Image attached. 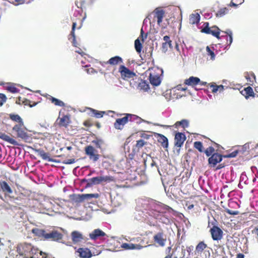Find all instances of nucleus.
<instances>
[{
    "instance_id": "2f4dec72",
    "label": "nucleus",
    "mask_w": 258,
    "mask_h": 258,
    "mask_svg": "<svg viewBox=\"0 0 258 258\" xmlns=\"http://www.w3.org/2000/svg\"><path fill=\"white\" fill-rule=\"evenodd\" d=\"M99 197L98 194H83L84 202H87V203H91V200L95 198L97 199Z\"/></svg>"
},
{
    "instance_id": "09e8293b",
    "label": "nucleus",
    "mask_w": 258,
    "mask_h": 258,
    "mask_svg": "<svg viewBox=\"0 0 258 258\" xmlns=\"http://www.w3.org/2000/svg\"><path fill=\"white\" fill-rule=\"evenodd\" d=\"M147 142H145L143 140H139L137 141V143L136 144V148L138 149V150H140L142 148L144 145L147 144Z\"/></svg>"
},
{
    "instance_id": "ea45409f",
    "label": "nucleus",
    "mask_w": 258,
    "mask_h": 258,
    "mask_svg": "<svg viewBox=\"0 0 258 258\" xmlns=\"http://www.w3.org/2000/svg\"><path fill=\"white\" fill-rule=\"evenodd\" d=\"M228 12V9L227 8H222L220 9L216 13L217 17H222Z\"/></svg>"
},
{
    "instance_id": "a19ab883",
    "label": "nucleus",
    "mask_w": 258,
    "mask_h": 258,
    "mask_svg": "<svg viewBox=\"0 0 258 258\" xmlns=\"http://www.w3.org/2000/svg\"><path fill=\"white\" fill-rule=\"evenodd\" d=\"M210 87L212 88V92L213 93H216L217 91L222 92L224 90V86L221 85H215L211 84Z\"/></svg>"
},
{
    "instance_id": "393cba45",
    "label": "nucleus",
    "mask_w": 258,
    "mask_h": 258,
    "mask_svg": "<svg viewBox=\"0 0 258 258\" xmlns=\"http://www.w3.org/2000/svg\"><path fill=\"white\" fill-rule=\"evenodd\" d=\"M123 62L122 58L119 56H115L110 58L106 62L111 66H114Z\"/></svg>"
},
{
    "instance_id": "0e129e2a",
    "label": "nucleus",
    "mask_w": 258,
    "mask_h": 258,
    "mask_svg": "<svg viewBox=\"0 0 258 258\" xmlns=\"http://www.w3.org/2000/svg\"><path fill=\"white\" fill-rule=\"evenodd\" d=\"M151 137L150 135H147V134H143L141 136V137L144 138V139H149V138Z\"/></svg>"
},
{
    "instance_id": "f257e3e1",
    "label": "nucleus",
    "mask_w": 258,
    "mask_h": 258,
    "mask_svg": "<svg viewBox=\"0 0 258 258\" xmlns=\"http://www.w3.org/2000/svg\"><path fill=\"white\" fill-rule=\"evenodd\" d=\"M17 251L20 255L24 258H36L38 253L41 254L38 249L35 248L30 243H25L18 246Z\"/></svg>"
},
{
    "instance_id": "338daca9",
    "label": "nucleus",
    "mask_w": 258,
    "mask_h": 258,
    "mask_svg": "<svg viewBox=\"0 0 258 258\" xmlns=\"http://www.w3.org/2000/svg\"><path fill=\"white\" fill-rule=\"evenodd\" d=\"M244 256L243 254L238 253V254H237L236 258H244Z\"/></svg>"
},
{
    "instance_id": "412c9836",
    "label": "nucleus",
    "mask_w": 258,
    "mask_h": 258,
    "mask_svg": "<svg viewBox=\"0 0 258 258\" xmlns=\"http://www.w3.org/2000/svg\"><path fill=\"white\" fill-rule=\"evenodd\" d=\"M77 252L79 253V256L82 258H90L92 255L90 250L87 248H79Z\"/></svg>"
},
{
    "instance_id": "a878e982",
    "label": "nucleus",
    "mask_w": 258,
    "mask_h": 258,
    "mask_svg": "<svg viewBox=\"0 0 258 258\" xmlns=\"http://www.w3.org/2000/svg\"><path fill=\"white\" fill-rule=\"evenodd\" d=\"M240 93L246 99L248 98L249 97H254V96L253 89L250 86L245 88L240 91Z\"/></svg>"
},
{
    "instance_id": "5fc2aeb1",
    "label": "nucleus",
    "mask_w": 258,
    "mask_h": 258,
    "mask_svg": "<svg viewBox=\"0 0 258 258\" xmlns=\"http://www.w3.org/2000/svg\"><path fill=\"white\" fill-rule=\"evenodd\" d=\"M251 233L253 237H255L257 240H258V226L255 227L251 231Z\"/></svg>"
},
{
    "instance_id": "c03bdc74",
    "label": "nucleus",
    "mask_w": 258,
    "mask_h": 258,
    "mask_svg": "<svg viewBox=\"0 0 258 258\" xmlns=\"http://www.w3.org/2000/svg\"><path fill=\"white\" fill-rule=\"evenodd\" d=\"M174 126L175 127H178L179 126H181L182 127H187L188 126V121L186 119H182L181 121H177L175 124Z\"/></svg>"
},
{
    "instance_id": "ddd939ff",
    "label": "nucleus",
    "mask_w": 258,
    "mask_h": 258,
    "mask_svg": "<svg viewBox=\"0 0 258 258\" xmlns=\"http://www.w3.org/2000/svg\"><path fill=\"white\" fill-rule=\"evenodd\" d=\"M22 124H16L13 127V131L17 133V136L18 138H20L23 139H26L28 137L27 134L22 128Z\"/></svg>"
},
{
    "instance_id": "2eb2a0df",
    "label": "nucleus",
    "mask_w": 258,
    "mask_h": 258,
    "mask_svg": "<svg viewBox=\"0 0 258 258\" xmlns=\"http://www.w3.org/2000/svg\"><path fill=\"white\" fill-rule=\"evenodd\" d=\"M62 234L57 231H52L45 235V239H51L53 241H58L61 239Z\"/></svg>"
},
{
    "instance_id": "79ce46f5",
    "label": "nucleus",
    "mask_w": 258,
    "mask_h": 258,
    "mask_svg": "<svg viewBox=\"0 0 258 258\" xmlns=\"http://www.w3.org/2000/svg\"><path fill=\"white\" fill-rule=\"evenodd\" d=\"M10 118L13 121L19 122V124H22L23 121L21 117L18 114H10L9 115Z\"/></svg>"
},
{
    "instance_id": "a18cd8bd",
    "label": "nucleus",
    "mask_w": 258,
    "mask_h": 258,
    "mask_svg": "<svg viewBox=\"0 0 258 258\" xmlns=\"http://www.w3.org/2000/svg\"><path fill=\"white\" fill-rule=\"evenodd\" d=\"M194 147L195 148L197 149L200 153L204 152V148L203 144L201 142L196 141L194 143Z\"/></svg>"
},
{
    "instance_id": "49530a36",
    "label": "nucleus",
    "mask_w": 258,
    "mask_h": 258,
    "mask_svg": "<svg viewBox=\"0 0 258 258\" xmlns=\"http://www.w3.org/2000/svg\"><path fill=\"white\" fill-rule=\"evenodd\" d=\"M6 90L12 93H17L20 91V90L16 88L14 85H10L7 86Z\"/></svg>"
},
{
    "instance_id": "7ed1b4c3",
    "label": "nucleus",
    "mask_w": 258,
    "mask_h": 258,
    "mask_svg": "<svg viewBox=\"0 0 258 258\" xmlns=\"http://www.w3.org/2000/svg\"><path fill=\"white\" fill-rule=\"evenodd\" d=\"M110 180V177L108 176H97L92 177L89 179H84L83 182H86V187H90L94 185L99 184L103 181H107Z\"/></svg>"
},
{
    "instance_id": "e2e57ef3",
    "label": "nucleus",
    "mask_w": 258,
    "mask_h": 258,
    "mask_svg": "<svg viewBox=\"0 0 258 258\" xmlns=\"http://www.w3.org/2000/svg\"><path fill=\"white\" fill-rule=\"evenodd\" d=\"M22 100L23 99L21 97H19L18 98H17L16 101V103L19 105L22 104Z\"/></svg>"
},
{
    "instance_id": "4d7b16f0",
    "label": "nucleus",
    "mask_w": 258,
    "mask_h": 258,
    "mask_svg": "<svg viewBox=\"0 0 258 258\" xmlns=\"http://www.w3.org/2000/svg\"><path fill=\"white\" fill-rule=\"evenodd\" d=\"M86 71L89 74H93L95 73H97V72L95 71V70L92 68L86 69Z\"/></svg>"
},
{
    "instance_id": "7c9ffc66",
    "label": "nucleus",
    "mask_w": 258,
    "mask_h": 258,
    "mask_svg": "<svg viewBox=\"0 0 258 258\" xmlns=\"http://www.w3.org/2000/svg\"><path fill=\"white\" fill-rule=\"evenodd\" d=\"M31 231L32 233H33L35 235L39 237H43L45 239V235L46 234V233L44 230L37 228H34L32 229Z\"/></svg>"
},
{
    "instance_id": "4be33fe9",
    "label": "nucleus",
    "mask_w": 258,
    "mask_h": 258,
    "mask_svg": "<svg viewBox=\"0 0 258 258\" xmlns=\"http://www.w3.org/2000/svg\"><path fill=\"white\" fill-rule=\"evenodd\" d=\"M201 82L200 79L196 77H190L188 79L185 80L184 83L188 86H195Z\"/></svg>"
},
{
    "instance_id": "f8f14e48",
    "label": "nucleus",
    "mask_w": 258,
    "mask_h": 258,
    "mask_svg": "<svg viewBox=\"0 0 258 258\" xmlns=\"http://www.w3.org/2000/svg\"><path fill=\"white\" fill-rule=\"evenodd\" d=\"M223 156L219 153H215L212 155L208 159V163L212 167H215L217 163L222 160Z\"/></svg>"
},
{
    "instance_id": "dca6fc26",
    "label": "nucleus",
    "mask_w": 258,
    "mask_h": 258,
    "mask_svg": "<svg viewBox=\"0 0 258 258\" xmlns=\"http://www.w3.org/2000/svg\"><path fill=\"white\" fill-rule=\"evenodd\" d=\"M152 63L153 64V67L149 69L148 71H150L149 75L161 77L163 75V70L162 69L154 65V59L152 60Z\"/></svg>"
},
{
    "instance_id": "c756f323",
    "label": "nucleus",
    "mask_w": 258,
    "mask_h": 258,
    "mask_svg": "<svg viewBox=\"0 0 258 258\" xmlns=\"http://www.w3.org/2000/svg\"><path fill=\"white\" fill-rule=\"evenodd\" d=\"M72 238L74 243H78L82 241L83 239V235L78 231H73L72 234Z\"/></svg>"
},
{
    "instance_id": "9b49d317",
    "label": "nucleus",
    "mask_w": 258,
    "mask_h": 258,
    "mask_svg": "<svg viewBox=\"0 0 258 258\" xmlns=\"http://www.w3.org/2000/svg\"><path fill=\"white\" fill-rule=\"evenodd\" d=\"M124 117L116 119L115 122L114 123V127L118 130H122L123 128L124 125L128 122V116L126 113L124 114Z\"/></svg>"
},
{
    "instance_id": "680f3d73",
    "label": "nucleus",
    "mask_w": 258,
    "mask_h": 258,
    "mask_svg": "<svg viewBox=\"0 0 258 258\" xmlns=\"http://www.w3.org/2000/svg\"><path fill=\"white\" fill-rule=\"evenodd\" d=\"M203 137H204V138H206V139H207V140H208V145H211V144H214L216 145V146H219V145H218V144H217V143H216L214 142L213 141H212V140H211L210 139L207 138V137H206L205 136H203Z\"/></svg>"
},
{
    "instance_id": "6e6552de",
    "label": "nucleus",
    "mask_w": 258,
    "mask_h": 258,
    "mask_svg": "<svg viewBox=\"0 0 258 258\" xmlns=\"http://www.w3.org/2000/svg\"><path fill=\"white\" fill-rule=\"evenodd\" d=\"M119 72L120 73L121 76L123 79L125 78H131L136 76V74L134 72L130 71L128 68L123 65L120 66Z\"/></svg>"
},
{
    "instance_id": "1a4fd4ad",
    "label": "nucleus",
    "mask_w": 258,
    "mask_h": 258,
    "mask_svg": "<svg viewBox=\"0 0 258 258\" xmlns=\"http://www.w3.org/2000/svg\"><path fill=\"white\" fill-rule=\"evenodd\" d=\"M56 121L60 127L67 128L71 122L70 115H63L61 117L59 116Z\"/></svg>"
},
{
    "instance_id": "f704fd0d",
    "label": "nucleus",
    "mask_w": 258,
    "mask_h": 258,
    "mask_svg": "<svg viewBox=\"0 0 258 258\" xmlns=\"http://www.w3.org/2000/svg\"><path fill=\"white\" fill-rule=\"evenodd\" d=\"M128 116V121L135 122L137 123H140L142 122V119L139 116L130 113H126Z\"/></svg>"
},
{
    "instance_id": "20e7f679",
    "label": "nucleus",
    "mask_w": 258,
    "mask_h": 258,
    "mask_svg": "<svg viewBox=\"0 0 258 258\" xmlns=\"http://www.w3.org/2000/svg\"><path fill=\"white\" fill-rule=\"evenodd\" d=\"M156 244L161 247H164L167 242V235L164 231L161 229L159 232L156 233L153 237Z\"/></svg>"
},
{
    "instance_id": "3c124183",
    "label": "nucleus",
    "mask_w": 258,
    "mask_h": 258,
    "mask_svg": "<svg viewBox=\"0 0 258 258\" xmlns=\"http://www.w3.org/2000/svg\"><path fill=\"white\" fill-rule=\"evenodd\" d=\"M206 50L207 51L208 54L211 56V59H215V53L213 50H212L209 46H207Z\"/></svg>"
},
{
    "instance_id": "5701e85b",
    "label": "nucleus",
    "mask_w": 258,
    "mask_h": 258,
    "mask_svg": "<svg viewBox=\"0 0 258 258\" xmlns=\"http://www.w3.org/2000/svg\"><path fill=\"white\" fill-rule=\"evenodd\" d=\"M76 25H77V24L76 22L73 23L72 31L71 32L70 34L69 35V38H68L69 40H71V39H72V44L75 47L78 46V43L76 41V35H75V33Z\"/></svg>"
},
{
    "instance_id": "f3484780",
    "label": "nucleus",
    "mask_w": 258,
    "mask_h": 258,
    "mask_svg": "<svg viewBox=\"0 0 258 258\" xmlns=\"http://www.w3.org/2000/svg\"><path fill=\"white\" fill-rule=\"evenodd\" d=\"M163 40L165 41L162 44L161 50L164 53L167 51L168 47L172 49V41L170 39L169 36L166 35L163 37Z\"/></svg>"
},
{
    "instance_id": "e433bc0d",
    "label": "nucleus",
    "mask_w": 258,
    "mask_h": 258,
    "mask_svg": "<svg viewBox=\"0 0 258 258\" xmlns=\"http://www.w3.org/2000/svg\"><path fill=\"white\" fill-rule=\"evenodd\" d=\"M48 99L51 101V102L54 104L56 106L63 107L65 105V104L62 101L56 99L51 96H49L48 98Z\"/></svg>"
},
{
    "instance_id": "4c0bfd02",
    "label": "nucleus",
    "mask_w": 258,
    "mask_h": 258,
    "mask_svg": "<svg viewBox=\"0 0 258 258\" xmlns=\"http://www.w3.org/2000/svg\"><path fill=\"white\" fill-rule=\"evenodd\" d=\"M149 88V85L146 81L142 80L138 85V89L140 90L147 91Z\"/></svg>"
},
{
    "instance_id": "58836bf2",
    "label": "nucleus",
    "mask_w": 258,
    "mask_h": 258,
    "mask_svg": "<svg viewBox=\"0 0 258 258\" xmlns=\"http://www.w3.org/2000/svg\"><path fill=\"white\" fill-rule=\"evenodd\" d=\"M227 35L225 36L226 37V39L227 40V46H230L232 42L233 38H232V32L231 30H228L227 31L225 32Z\"/></svg>"
},
{
    "instance_id": "13d9d810",
    "label": "nucleus",
    "mask_w": 258,
    "mask_h": 258,
    "mask_svg": "<svg viewBox=\"0 0 258 258\" xmlns=\"http://www.w3.org/2000/svg\"><path fill=\"white\" fill-rule=\"evenodd\" d=\"M226 212L231 215H236L239 214V212L237 211H233L230 210H227Z\"/></svg>"
},
{
    "instance_id": "473e14b6",
    "label": "nucleus",
    "mask_w": 258,
    "mask_h": 258,
    "mask_svg": "<svg viewBox=\"0 0 258 258\" xmlns=\"http://www.w3.org/2000/svg\"><path fill=\"white\" fill-rule=\"evenodd\" d=\"M71 200L73 204H79L84 202L83 194L73 195L71 196Z\"/></svg>"
},
{
    "instance_id": "39448f33",
    "label": "nucleus",
    "mask_w": 258,
    "mask_h": 258,
    "mask_svg": "<svg viewBox=\"0 0 258 258\" xmlns=\"http://www.w3.org/2000/svg\"><path fill=\"white\" fill-rule=\"evenodd\" d=\"M204 27L202 29V32L208 34H212L213 36L216 37L218 39L220 38V29L214 26L210 28L209 27V23L206 22L204 24Z\"/></svg>"
},
{
    "instance_id": "de8ad7c7",
    "label": "nucleus",
    "mask_w": 258,
    "mask_h": 258,
    "mask_svg": "<svg viewBox=\"0 0 258 258\" xmlns=\"http://www.w3.org/2000/svg\"><path fill=\"white\" fill-rule=\"evenodd\" d=\"M204 152L205 153L207 157H211L212 155L215 154V149L212 147L211 146H209L204 151Z\"/></svg>"
},
{
    "instance_id": "6e6d98bb",
    "label": "nucleus",
    "mask_w": 258,
    "mask_h": 258,
    "mask_svg": "<svg viewBox=\"0 0 258 258\" xmlns=\"http://www.w3.org/2000/svg\"><path fill=\"white\" fill-rule=\"evenodd\" d=\"M75 162V159L74 158L70 159H67L63 161V164H73Z\"/></svg>"
},
{
    "instance_id": "72a5a7b5",
    "label": "nucleus",
    "mask_w": 258,
    "mask_h": 258,
    "mask_svg": "<svg viewBox=\"0 0 258 258\" xmlns=\"http://www.w3.org/2000/svg\"><path fill=\"white\" fill-rule=\"evenodd\" d=\"M121 247L126 249H141L142 246L139 244H134L133 243H124L122 244Z\"/></svg>"
},
{
    "instance_id": "603ef678",
    "label": "nucleus",
    "mask_w": 258,
    "mask_h": 258,
    "mask_svg": "<svg viewBox=\"0 0 258 258\" xmlns=\"http://www.w3.org/2000/svg\"><path fill=\"white\" fill-rule=\"evenodd\" d=\"M7 100L6 96L3 93H0V106H2Z\"/></svg>"
},
{
    "instance_id": "bb28decb",
    "label": "nucleus",
    "mask_w": 258,
    "mask_h": 258,
    "mask_svg": "<svg viewBox=\"0 0 258 258\" xmlns=\"http://www.w3.org/2000/svg\"><path fill=\"white\" fill-rule=\"evenodd\" d=\"M0 138L13 145H17V142L5 133L0 132Z\"/></svg>"
},
{
    "instance_id": "0eeeda50",
    "label": "nucleus",
    "mask_w": 258,
    "mask_h": 258,
    "mask_svg": "<svg viewBox=\"0 0 258 258\" xmlns=\"http://www.w3.org/2000/svg\"><path fill=\"white\" fill-rule=\"evenodd\" d=\"M210 233L214 240H220L223 236V232L222 229L217 226H214L210 229Z\"/></svg>"
},
{
    "instance_id": "bf43d9fd",
    "label": "nucleus",
    "mask_w": 258,
    "mask_h": 258,
    "mask_svg": "<svg viewBox=\"0 0 258 258\" xmlns=\"http://www.w3.org/2000/svg\"><path fill=\"white\" fill-rule=\"evenodd\" d=\"M185 206L187 207L188 210H191L194 207V205L190 204L189 201H186L185 203Z\"/></svg>"
},
{
    "instance_id": "8fccbe9b",
    "label": "nucleus",
    "mask_w": 258,
    "mask_h": 258,
    "mask_svg": "<svg viewBox=\"0 0 258 258\" xmlns=\"http://www.w3.org/2000/svg\"><path fill=\"white\" fill-rule=\"evenodd\" d=\"M31 101L28 99H27L26 98H23L22 100V104H24L26 106H29L30 107H33L37 104L36 103H34L33 104H31Z\"/></svg>"
},
{
    "instance_id": "37998d69",
    "label": "nucleus",
    "mask_w": 258,
    "mask_h": 258,
    "mask_svg": "<svg viewBox=\"0 0 258 258\" xmlns=\"http://www.w3.org/2000/svg\"><path fill=\"white\" fill-rule=\"evenodd\" d=\"M135 47L136 51L138 53H140L141 52L143 48V45L139 39H137L135 41Z\"/></svg>"
},
{
    "instance_id": "9d476101",
    "label": "nucleus",
    "mask_w": 258,
    "mask_h": 258,
    "mask_svg": "<svg viewBox=\"0 0 258 258\" xmlns=\"http://www.w3.org/2000/svg\"><path fill=\"white\" fill-rule=\"evenodd\" d=\"M0 187L5 196H9L10 198H14V197L11 196V195L13 194V190L6 181H1Z\"/></svg>"
},
{
    "instance_id": "aec40b11",
    "label": "nucleus",
    "mask_w": 258,
    "mask_h": 258,
    "mask_svg": "<svg viewBox=\"0 0 258 258\" xmlns=\"http://www.w3.org/2000/svg\"><path fill=\"white\" fill-rule=\"evenodd\" d=\"M155 17L157 18V24L160 25L163 20L165 15V11L160 8H157L154 10Z\"/></svg>"
},
{
    "instance_id": "f03ea898",
    "label": "nucleus",
    "mask_w": 258,
    "mask_h": 258,
    "mask_svg": "<svg viewBox=\"0 0 258 258\" xmlns=\"http://www.w3.org/2000/svg\"><path fill=\"white\" fill-rule=\"evenodd\" d=\"M207 244L204 241H200L196 247L195 255L198 258H209L210 253Z\"/></svg>"
},
{
    "instance_id": "c9c22d12",
    "label": "nucleus",
    "mask_w": 258,
    "mask_h": 258,
    "mask_svg": "<svg viewBox=\"0 0 258 258\" xmlns=\"http://www.w3.org/2000/svg\"><path fill=\"white\" fill-rule=\"evenodd\" d=\"M200 20V16L198 13L193 14L190 16L189 23L191 24H198Z\"/></svg>"
},
{
    "instance_id": "423d86ee",
    "label": "nucleus",
    "mask_w": 258,
    "mask_h": 258,
    "mask_svg": "<svg viewBox=\"0 0 258 258\" xmlns=\"http://www.w3.org/2000/svg\"><path fill=\"white\" fill-rule=\"evenodd\" d=\"M85 151L86 154L89 157L90 159L92 160L94 162H96L99 159L100 155L92 146L89 145L86 147Z\"/></svg>"
},
{
    "instance_id": "b1692460",
    "label": "nucleus",
    "mask_w": 258,
    "mask_h": 258,
    "mask_svg": "<svg viewBox=\"0 0 258 258\" xmlns=\"http://www.w3.org/2000/svg\"><path fill=\"white\" fill-rule=\"evenodd\" d=\"M156 137L157 138L158 142L161 144L163 148L168 147V141L165 136L160 134H156Z\"/></svg>"
},
{
    "instance_id": "a211bd4d",
    "label": "nucleus",
    "mask_w": 258,
    "mask_h": 258,
    "mask_svg": "<svg viewBox=\"0 0 258 258\" xmlns=\"http://www.w3.org/2000/svg\"><path fill=\"white\" fill-rule=\"evenodd\" d=\"M105 235L106 233L99 229H95L89 234L90 239L94 240L100 238L101 237Z\"/></svg>"
},
{
    "instance_id": "c85d7f7f",
    "label": "nucleus",
    "mask_w": 258,
    "mask_h": 258,
    "mask_svg": "<svg viewBox=\"0 0 258 258\" xmlns=\"http://www.w3.org/2000/svg\"><path fill=\"white\" fill-rule=\"evenodd\" d=\"M149 81L150 83L155 86H159L161 82V78L160 77L149 75Z\"/></svg>"
},
{
    "instance_id": "69168bd1",
    "label": "nucleus",
    "mask_w": 258,
    "mask_h": 258,
    "mask_svg": "<svg viewBox=\"0 0 258 258\" xmlns=\"http://www.w3.org/2000/svg\"><path fill=\"white\" fill-rule=\"evenodd\" d=\"M225 166V165L223 164H219L217 167L216 170H219L222 168H223Z\"/></svg>"
},
{
    "instance_id": "864d4df0",
    "label": "nucleus",
    "mask_w": 258,
    "mask_h": 258,
    "mask_svg": "<svg viewBox=\"0 0 258 258\" xmlns=\"http://www.w3.org/2000/svg\"><path fill=\"white\" fill-rule=\"evenodd\" d=\"M238 152H239V151L237 150H236L232 152L231 153H229V154L226 155L225 157H228V158L235 157L238 155Z\"/></svg>"
},
{
    "instance_id": "052dcab7",
    "label": "nucleus",
    "mask_w": 258,
    "mask_h": 258,
    "mask_svg": "<svg viewBox=\"0 0 258 258\" xmlns=\"http://www.w3.org/2000/svg\"><path fill=\"white\" fill-rule=\"evenodd\" d=\"M84 125L87 127H90L92 125V123L91 122V121L89 120H87L84 121L83 122Z\"/></svg>"
},
{
    "instance_id": "774afa93",
    "label": "nucleus",
    "mask_w": 258,
    "mask_h": 258,
    "mask_svg": "<svg viewBox=\"0 0 258 258\" xmlns=\"http://www.w3.org/2000/svg\"><path fill=\"white\" fill-rule=\"evenodd\" d=\"M207 84V82H203V81H201V82L198 85H199L200 86H205V85H206Z\"/></svg>"
},
{
    "instance_id": "4468645a",
    "label": "nucleus",
    "mask_w": 258,
    "mask_h": 258,
    "mask_svg": "<svg viewBox=\"0 0 258 258\" xmlns=\"http://www.w3.org/2000/svg\"><path fill=\"white\" fill-rule=\"evenodd\" d=\"M186 140V137L184 134L182 133H177L174 138V146L176 147L180 148Z\"/></svg>"
},
{
    "instance_id": "6ab92c4d",
    "label": "nucleus",
    "mask_w": 258,
    "mask_h": 258,
    "mask_svg": "<svg viewBox=\"0 0 258 258\" xmlns=\"http://www.w3.org/2000/svg\"><path fill=\"white\" fill-rule=\"evenodd\" d=\"M88 110L89 111L88 114L90 116L95 117L97 118L102 117L105 114V111H99L92 108H88Z\"/></svg>"
},
{
    "instance_id": "cd10ccee",
    "label": "nucleus",
    "mask_w": 258,
    "mask_h": 258,
    "mask_svg": "<svg viewBox=\"0 0 258 258\" xmlns=\"http://www.w3.org/2000/svg\"><path fill=\"white\" fill-rule=\"evenodd\" d=\"M35 151L37 153L38 155L41 157L43 160L48 161H53V160L49 157L48 153L45 152L43 150L37 149L35 150Z\"/></svg>"
}]
</instances>
